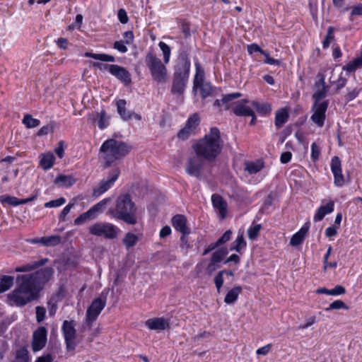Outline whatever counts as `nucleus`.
Wrapping results in <instances>:
<instances>
[{"label": "nucleus", "mask_w": 362, "mask_h": 362, "mask_svg": "<svg viewBox=\"0 0 362 362\" xmlns=\"http://www.w3.org/2000/svg\"><path fill=\"white\" fill-rule=\"evenodd\" d=\"M23 124L27 128H34L40 125V121L37 119L33 118L30 115L27 114L23 119Z\"/></svg>", "instance_id": "nucleus-42"}, {"label": "nucleus", "mask_w": 362, "mask_h": 362, "mask_svg": "<svg viewBox=\"0 0 362 362\" xmlns=\"http://www.w3.org/2000/svg\"><path fill=\"white\" fill-rule=\"evenodd\" d=\"M48 261L47 258H42L38 261L30 262L26 264H23L20 267H17L15 269V272H27L35 270V269L43 266Z\"/></svg>", "instance_id": "nucleus-22"}, {"label": "nucleus", "mask_w": 362, "mask_h": 362, "mask_svg": "<svg viewBox=\"0 0 362 362\" xmlns=\"http://www.w3.org/2000/svg\"><path fill=\"white\" fill-rule=\"evenodd\" d=\"M119 175L120 169L118 167L112 168L107 174V177L101 180L93 188L92 196L98 198L105 193L114 185Z\"/></svg>", "instance_id": "nucleus-7"}, {"label": "nucleus", "mask_w": 362, "mask_h": 362, "mask_svg": "<svg viewBox=\"0 0 362 362\" xmlns=\"http://www.w3.org/2000/svg\"><path fill=\"white\" fill-rule=\"evenodd\" d=\"M40 166L45 170L52 168L55 162V156L53 153L49 151L42 153L40 156Z\"/></svg>", "instance_id": "nucleus-26"}, {"label": "nucleus", "mask_w": 362, "mask_h": 362, "mask_svg": "<svg viewBox=\"0 0 362 362\" xmlns=\"http://www.w3.org/2000/svg\"><path fill=\"white\" fill-rule=\"evenodd\" d=\"M345 309L348 310L349 307L341 300H336L331 303L327 308H325V310L328 312L332 310H340Z\"/></svg>", "instance_id": "nucleus-46"}, {"label": "nucleus", "mask_w": 362, "mask_h": 362, "mask_svg": "<svg viewBox=\"0 0 362 362\" xmlns=\"http://www.w3.org/2000/svg\"><path fill=\"white\" fill-rule=\"evenodd\" d=\"M242 291L243 288L241 286H235L227 293L224 298V302L228 305L233 304L237 300Z\"/></svg>", "instance_id": "nucleus-31"}, {"label": "nucleus", "mask_w": 362, "mask_h": 362, "mask_svg": "<svg viewBox=\"0 0 362 362\" xmlns=\"http://www.w3.org/2000/svg\"><path fill=\"white\" fill-rule=\"evenodd\" d=\"M145 325L151 330H164L169 327L168 321L163 317L148 319L146 321Z\"/></svg>", "instance_id": "nucleus-20"}, {"label": "nucleus", "mask_w": 362, "mask_h": 362, "mask_svg": "<svg viewBox=\"0 0 362 362\" xmlns=\"http://www.w3.org/2000/svg\"><path fill=\"white\" fill-rule=\"evenodd\" d=\"M320 146L315 143L313 142L311 145V158L312 160L315 162L319 159L320 155Z\"/></svg>", "instance_id": "nucleus-54"}, {"label": "nucleus", "mask_w": 362, "mask_h": 362, "mask_svg": "<svg viewBox=\"0 0 362 362\" xmlns=\"http://www.w3.org/2000/svg\"><path fill=\"white\" fill-rule=\"evenodd\" d=\"M0 202L1 203H6L11 206H17L18 205H21V199H18L15 197H11L9 195H2L0 197Z\"/></svg>", "instance_id": "nucleus-44"}, {"label": "nucleus", "mask_w": 362, "mask_h": 362, "mask_svg": "<svg viewBox=\"0 0 362 362\" xmlns=\"http://www.w3.org/2000/svg\"><path fill=\"white\" fill-rule=\"evenodd\" d=\"M14 278L11 276H3L0 278V293L8 291L13 284Z\"/></svg>", "instance_id": "nucleus-38"}, {"label": "nucleus", "mask_w": 362, "mask_h": 362, "mask_svg": "<svg viewBox=\"0 0 362 362\" xmlns=\"http://www.w3.org/2000/svg\"><path fill=\"white\" fill-rule=\"evenodd\" d=\"M53 273L52 268L45 267L33 273L18 275L16 288L8 294L9 301L16 306H24L37 300Z\"/></svg>", "instance_id": "nucleus-1"}, {"label": "nucleus", "mask_w": 362, "mask_h": 362, "mask_svg": "<svg viewBox=\"0 0 362 362\" xmlns=\"http://www.w3.org/2000/svg\"><path fill=\"white\" fill-rule=\"evenodd\" d=\"M334 28L333 27H332V26H329L327 28V33L324 40L322 41V47H323V48L329 47L331 42L334 38Z\"/></svg>", "instance_id": "nucleus-47"}, {"label": "nucleus", "mask_w": 362, "mask_h": 362, "mask_svg": "<svg viewBox=\"0 0 362 362\" xmlns=\"http://www.w3.org/2000/svg\"><path fill=\"white\" fill-rule=\"evenodd\" d=\"M190 67L191 62L188 51L187 49L180 50L175 65L173 76L189 79Z\"/></svg>", "instance_id": "nucleus-8"}, {"label": "nucleus", "mask_w": 362, "mask_h": 362, "mask_svg": "<svg viewBox=\"0 0 362 362\" xmlns=\"http://www.w3.org/2000/svg\"><path fill=\"white\" fill-rule=\"evenodd\" d=\"M308 230L309 226L308 223L304 224L297 233L293 235L290 240V245L292 246L300 245L303 242Z\"/></svg>", "instance_id": "nucleus-24"}, {"label": "nucleus", "mask_w": 362, "mask_h": 362, "mask_svg": "<svg viewBox=\"0 0 362 362\" xmlns=\"http://www.w3.org/2000/svg\"><path fill=\"white\" fill-rule=\"evenodd\" d=\"M160 49H161L163 55V62L165 64H168L170 62L171 56L170 47L165 42H160L158 44Z\"/></svg>", "instance_id": "nucleus-43"}, {"label": "nucleus", "mask_w": 362, "mask_h": 362, "mask_svg": "<svg viewBox=\"0 0 362 362\" xmlns=\"http://www.w3.org/2000/svg\"><path fill=\"white\" fill-rule=\"evenodd\" d=\"M228 254L226 247H221L213 252L211 259L212 262L220 264L224 257Z\"/></svg>", "instance_id": "nucleus-40"}, {"label": "nucleus", "mask_w": 362, "mask_h": 362, "mask_svg": "<svg viewBox=\"0 0 362 362\" xmlns=\"http://www.w3.org/2000/svg\"><path fill=\"white\" fill-rule=\"evenodd\" d=\"M138 241H139L138 236L132 233H126V235L122 240L123 244L125 245V247L127 249H129L130 247H132L134 245H136V244L137 243Z\"/></svg>", "instance_id": "nucleus-39"}, {"label": "nucleus", "mask_w": 362, "mask_h": 362, "mask_svg": "<svg viewBox=\"0 0 362 362\" xmlns=\"http://www.w3.org/2000/svg\"><path fill=\"white\" fill-rule=\"evenodd\" d=\"M197 88H200L202 98L209 97L212 93V88L209 83H204L203 82L202 85H198Z\"/></svg>", "instance_id": "nucleus-50"}, {"label": "nucleus", "mask_w": 362, "mask_h": 362, "mask_svg": "<svg viewBox=\"0 0 362 362\" xmlns=\"http://www.w3.org/2000/svg\"><path fill=\"white\" fill-rule=\"evenodd\" d=\"M131 149L130 146L121 141L113 139L105 141L100 148L103 168L110 167L115 162L127 156Z\"/></svg>", "instance_id": "nucleus-4"}, {"label": "nucleus", "mask_w": 362, "mask_h": 362, "mask_svg": "<svg viewBox=\"0 0 362 362\" xmlns=\"http://www.w3.org/2000/svg\"><path fill=\"white\" fill-rule=\"evenodd\" d=\"M106 305V297L102 298H97L93 300L90 305L88 308L86 314V322L90 326L94 322Z\"/></svg>", "instance_id": "nucleus-13"}, {"label": "nucleus", "mask_w": 362, "mask_h": 362, "mask_svg": "<svg viewBox=\"0 0 362 362\" xmlns=\"http://www.w3.org/2000/svg\"><path fill=\"white\" fill-rule=\"evenodd\" d=\"M252 105L259 113L263 115L269 114L272 111V107L269 103H259L253 101Z\"/></svg>", "instance_id": "nucleus-41"}, {"label": "nucleus", "mask_w": 362, "mask_h": 362, "mask_svg": "<svg viewBox=\"0 0 362 362\" xmlns=\"http://www.w3.org/2000/svg\"><path fill=\"white\" fill-rule=\"evenodd\" d=\"M47 307H48L49 315L50 317H53L54 315H55L58 307L57 305V301L53 298H52L47 302Z\"/></svg>", "instance_id": "nucleus-55"}, {"label": "nucleus", "mask_w": 362, "mask_h": 362, "mask_svg": "<svg viewBox=\"0 0 362 362\" xmlns=\"http://www.w3.org/2000/svg\"><path fill=\"white\" fill-rule=\"evenodd\" d=\"M211 202L214 208L218 211L221 219L225 218L228 206L223 197L219 194H214L211 196Z\"/></svg>", "instance_id": "nucleus-19"}, {"label": "nucleus", "mask_w": 362, "mask_h": 362, "mask_svg": "<svg viewBox=\"0 0 362 362\" xmlns=\"http://www.w3.org/2000/svg\"><path fill=\"white\" fill-rule=\"evenodd\" d=\"M321 83V88H318L317 91L313 94V98L315 99V101L321 102L320 100L326 96L327 89L324 79L320 81Z\"/></svg>", "instance_id": "nucleus-45"}, {"label": "nucleus", "mask_w": 362, "mask_h": 362, "mask_svg": "<svg viewBox=\"0 0 362 362\" xmlns=\"http://www.w3.org/2000/svg\"><path fill=\"white\" fill-rule=\"evenodd\" d=\"M233 112L237 116H248L253 114V110L248 106L238 103L232 108Z\"/></svg>", "instance_id": "nucleus-33"}, {"label": "nucleus", "mask_w": 362, "mask_h": 362, "mask_svg": "<svg viewBox=\"0 0 362 362\" xmlns=\"http://www.w3.org/2000/svg\"><path fill=\"white\" fill-rule=\"evenodd\" d=\"M74 203H69L61 211L59 219L60 221H64L66 215L70 212L71 209L74 206Z\"/></svg>", "instance_id": "nucleus-57"}, {"label": "nucleus", "mask_w": 362, "mask_h": 362, "mask_svg": "<svg viewBox=\"0 0 362 362\" xmlns=\"http://www.w3.org/2000/svg\"><path fill=\"white\" fill-rule=\"evenodd\" d=\"M261 228L262 226L260 224H255L252 226H250L247 230L248 238L250 240L255 239L258 236Z\"/></svg>", "instance_id": "nucleus-49"}, {"label": "nucleus", "mask_w": 362, "mask_h": 362, "mask_svg": "<svg viewBox=\"0 0 362 362\" xmlns=\"http://www.w3.org/2000/svg\"><path fill=\"white\" fill-rule=\"evenodd\" d=\"M329 105L328 100L322 102L315 101L311 110L313 114L310 117L311 121L318 127H322L326 119V112Z\"/></svg>", "instance_id": "nucleus-10"}, {"label": "nucleus", "mask_w": 362, "mask_h": 362, "mask_svg": "<svg viewBox=\"0 0 362 362\" xmlns=\"http://www.w3.org/2000/svg\"><path fill=\"white\" fill-rule=\"evenodd\" d=\"M145 64L148 67L152 79L158 83H165L168 80V69L164 62H163L153 51L148 52L145 57Z\"/></svg>", "instance_id": "nucleus-5"}, {"label": "nucleus", "mask_w": 362, "mask_h": 362, "mask_svg": "<svg viewBox=\"0 0 362 362\" xmlns=\"http://www.w3.org/2000/svg\"><path fill=\"white\" fill-rule=\"evenodd\" d=\"M330 168L334 175V183L337 187H342L344 184V178L342 174L341 163L338 156L332 158Z\"/></svg>", "instance_id": "nucleus-16"}, {"label": "nucleus", "mask_w": 362, "mask_h": 362, "mask_svg": "<svg viewBox=\"0 0 362 362\" xmlns=\"http://www.w3.org/2000/svg\"><path fill=\"white\" fill-rule=\"evenodd\" d=\"M137 208L129 194H122L117 198L115 206L109 209V214L115 219L129 225L137 223Z\"/></svg>", "instance_id": "nucleus-3"}, {"label": "nucleus", "mask_w": 362, "mask_h": 362, "mask_svg": "<svg viewBox=\"0 0 362 362\" xmlns=\"http://www.w3.org/2000/svg\"><path fill=\"white\" fill-rule=\"evenodd\" d=\"M36 320L37 322H41L44 320L46 314V310L44 307L37 306L35 308Z\"/></svg>", "instance_id": "nucleus-56"}, {"label": "nucleus", "mask_w": 362, "mask_h": 362, "mask_svg": "<svg viewBox=\"0 0 362 362\" xmlns=\"http://www.w3.org/2000/svg\"><path fill=\"white\" fill-rule=\"evenodd\" d=\"M117 17L120 23L122 24H125L128 22L129 18L126 11L124 8H120L118 11Z\"/></svg>", "instance_id": "nucleus-63"}, {"label": "nucleus", "mask_w": 362, "mask_h": 362, "mask_svg": "<svg viewBox=\"0 0 362 362\" xmlns=\"http://www.w3.org/2000/svg\"><path fill=\"white\" fill-rule=\"evenodd\" d=\"M16 358L19 360L18 362H29L28 351L25 347H22L16 351Z\"/></svg>", "instance_id": "nucleus-48"}, {"label": "nucleus", "mask_w": 362, "mask_h": 362, "mask_svg": "<svg viewBox=\"0 0 362 362\" xmlns=\"http://www.w3.org/2000/svg\"><path fill=\"white\" fill-rule=\"evenodd\" d=\"M188 80L189 79L173 76L171 92L173 94H177L179 95H182L185 91Z\"/></svg>", "instance_id": "nucleus-23"}, {"label": "nucleus", "mask_w": 362, "mask_h": 362, "mask_svg": "<svg viewBox=\"0 0 362 362\" xmlns=\"http://www.w3.org/2000/svg\"><path fill=\"white\" fill-rule=\"evenodd\" d=\"M200 122L197 113H194L186 121L185 126L178 132L177 136L179 139L186 140L190 136L195 134L197 128Z\"/></svg>", "instance_id": "nucleus-12"}, {"label": "nucleus", "mask_w": 362, "mask_h": 362, "mask_svg": "<svg viewBox=\"0 0 362 362\" xmlns=\"http://www.w3.org/2000/svg\"><path fill=\"white\" fill-rule=\"evenodd\" d=\"M194 66H195V70L196 73L194 77V87L193 88H197L198 85H202V83L204 82V70L202 67L199 62L198 59H197L194 62Z\"/></svg>", "instance_id": "nucleus-29"}, {"label": "nucleus", "mask_w": 362, "mask_h": 362, "mask_svg": "<svg viewBox=\"0 0 362 362\" xmlns=\"http://www.w3.org/2000/svg\"><path fill=\"white\" fill-rule=\"evenodd\" d=\"M113 47L121 53H126L128 51L127 46L121 41L115 42Z\"/></svg>", "instance_id": "nucleus-64"}, {"label": "nucleus", "mask_w": 362, "mask_h": 362, "mask_svg": "<svg viewBox=\"0 0 362 362\" xmlns=\"http://www.w3.org/2000/svg\"><path fill=\"white\" fill-rule=\"evenodd\" d=\"M66 202V199L64 197H60L57 199L51 200L45 204V208H55L63 205Z\"/></svg>", "instance_id": "nucleus-52"}, {"label": "nucleus", "mask_w": 362, "mask_h": 362, "mask_svg": "<svg viewBox=\"0 0 362 362\" xmlns=\"http://www.w3.org/2000/svg\"><path fill=\"white\" fill-rule=\"evenodd\" d=\"M362 67V60L360 57L355 58L352 61L349 62L345 66H343L342 69L351 73L356 71L358 69Z\"/></svg>", "instance_id": "nucleus-37"}, {"label": "nucleus", "mask_w": 362, "mask_h": 362, "mask_svg": "<svg viewBox=\"0 0 362 362\" xmlns=\"http://www.w3.org/2000/svg\"><path fill=\"white\" fill-rule=\"evenodd\" d=\"M289 115L286 110L281 109L276 112L275 125L277 128L281 127L288 119Z\"/></svg>", "instance_id": "nucleus-36"}, {"label": "nucleus", "mask_w": 362, "mask_h": 362, "mask_svg": "<svg viewBox=\"0 0 362 362\" xmlns=\"http://www.w3.org/2000/svg\"><path fill=\"white\" fill-rule=\"evenodd\" d=\"M223 141L219 129L212 127L204 137L192 146L197 156L208 161H214L221 151Z\"/></svg>", "instance_id": "nucleus-2"}, {"label": "nucleus", "mask_w": 362, "mask_h": 362, "mask_svg": "<svg viewBox=\"0 0 362 362\" xmlns=\"http://www.w3.org/2000/svg\"><path fill=\"white\" fill-rule=\"evenodd\" d=\"M223 274L224 272H219L214 278V284L216 285L218 292L220 291V289L223 284Z\"/></svg>", "instance_id": "nucleus-59"}, {"label": "nucleus", "mask_w": 362, "mask_h": 362, "mask_svg": "<svg viewBox=\"0 0 362 362\" xmlns=\"http://www.w3.org/2000/svg\"><path fill=\"white\" fill-rule=\"evenodd\" d=\"M76 179L73 175H66L59 174L54 181V183L63 188H68L71 187L76 182Z\"/></svg>", "instance_id": "nucleus-25"}, {"label": "nucleus", "mask_w": 362, "mask_h": 362, "mask_svg": "<svg viewBox=\"0 0 362 362\" xmlns=\"http://www.w3.org/2000/svg\"><path fill=\"white\" fill-rule=\"evenodd\" d=\"M241 96L240 93H233L225 95L221 100H216L214 103V105L221 107L222 105H225V109H229L230 105L228 104L230 101L237 99Z\"/></svg>", "instance_id": "nucleus-32"}, {"label": "nucleus", "mask_w": 362, "mask_h": 362, "mask_svg": "<svg viewBox=\"0 0 362 362\" xmlns=\"http://www.w3.org/2000/svg\"><path fill=\"white\" fill-rule=\"evenodd\" d=\"M204 164L203 158L195 156L188 158L185 171L191 176L200 178L202 175V168Z\"/></svg>", "instance_id": "nucleus-14"}, {"label": "nucleus", "mask_w": 362, "mask_h": 362, "mask_svg": "<svg viewBox=\"0 0 362 362\" xmlns=\"http://www.w3.org/2000/svg\"><path fill=\"white\" fill-rule=\"evenodd\" d=\"M74 320H64L62 323V332L68 351H73L76 348V330Z\"/></svg>", "instance_id": "nucleus-11"}, {"label": "nucleus", "mask_w": 362, "mask_h": 362, "mask_svg": "<svg viewBox=\"0 0 362 362\" xmlns=\"http://www.w3.org/2000/svg\"><path fill=\"white\" fill-rule=\"evenodd\" d=\"M231 235H232V232L230 230H226L222 235V236L217 240L216 243L218 245V246L228 242L230 239Z\"/></svg>", "instance_id": "nucleus-61"}, {"label": "nucleus", "mask_w": 362, "mask_h": 362, "mask_svg": "<svg viewBox=\"0 0 362 362\" xmlns=\"http://www.w3.org/2000/svg\"><path fill=\"white\" fill-rule=\"evenodd\" d=\"M47 330L45 327H39L33 334L32 349L34 352L42 349L47 343Z\"/></svg>", "instance_id": "nucleus-15"}, {"label": "nucleus", "mask_w": 362, "mask_h": 362, "mask_svg": "<svg viewBox=\"0 0 362 362\" xmlns=\"http://www.w3.org/2000/svg\"><path fill=\"white\" fill-rule=\"evenodd\" d=\"M247 51L250 55H252L254 53H264V50L256 43H252L247 46Z\"/></svg>", "instance_id": "nucleus-58"}, {"label": "nucleus", "mask_w": 362, "mask_h": 362, "mask_svg": "<svg viewBox=\"0 0 362 362\" xmlns=\"http://www.w3.org/2000/svg\"><path fill=\"white\" fill-rule=\"evenodd\" d=\"M117 112L121 118L124 121H128L132 118V112L128 111L126 108L127 102L124 99H120L116 103Z\"/></svg>", "instance_id": "nucleus-27"}, {"label": "nucleus", "mask_w": 362, "mask_h": 362, "mask_svg": "<svg viewBox=\"0 0 362 362\" xmlns=\"http://www.w3.org/2000/svg\"><path fill=\"white\" fill-rule=\"evenodd\" d=\"M247 243L244 238L243 233H239L236 239L231 244L230 250H235L242 254V251L246 247Z\"/></svg>", "instance_id": "nucleus-30"}, {"label": "nucleus", "mask_w": 362, "mask_h": 362, "mask_svg": "<svg viewBox=\"0 0 362 362\" xmlns=\"http://www.w3.org/2000/svg\"><path fill=\"white\" fill-rule=\"evenodd\" d=\"M61 242L59 235L46 236V247H53L59 245Z\"/></svg>", "instance_id": "nucleus-53"}, {"label": "nucleus", "mask_w": 362, "mask_h": 362, "mask_svg": "<svg viewBox=\"0 0 362 362\" xmlns=\"http://www.w3.org/2000/svg\"><path fill=\"white\" fill-rule=\"evenodd\" d=\"M88 230L89 233L93 235L109 240L116 238L119 232L118 227L107 222L95 223L89 227Z\"/></svg>", "instance_id": "nucleus-6"}, {"label": "nucleus", "mask_w": 362, "mask_h": 362, "mask_svg": "<svg viewBox=\"0 0 362 362\" xmlns=\"http://www.w3.org/2000/svg\"><path fill=\"white\" fill-rule=\"evenodd\" d=\"M92 115L93 120L98 119V125L100 129H104L108 127L110 117L107 116L104 110H102L100 112H93Z\"/></svg>", "instance_id": "nucleus-28"}, {"label": "nucleus", "mask_w": 362, "mask_h": 362, "mask_svg": "<svg viewBox=\"0 0 362 362\" xmlns=\"http://www.w3.org/2000/svg\"><path fill=\"white\" fill-rule=\"evenodd\" d=\"M84 56L86 57L92 58L101 62H114L115 61V59L113 56L104 53L97 54L87 52L84 54Z\"/></svg>", "instance_id": "nucleus-35"}, {"label": "nucleus", "mask_w": 362, "mask_h": 362, "mask_svg": "<svg viewBox=\"0 0 362 362\" xmlns=\"http://www.w3.org/2000/svg\"><path fill=\"white\" fill-rule=\"evenodd\" d=\"M110 74L125 84H129L132 82L131 74L124 67L114 64L111 67Z\"/></svg>", "instance_id": "nucleus-18"}, {"label": "nucleus", "mask_w": 362, "mask_h": 362, "mask_svg": "<svg viewBox=\"0 0 362 362\" xmlns=\"http://www.w3.org/2000/svg\"><path fill=\"white\" fill-rule=\"evenodd\" d=\"M109 202L110 199L106 198L94 204L87 211L81 214L74 220V225L79 226L95 219L98 214L105 209Z\"/></svg>", "instance_id": "nucleus-9"}, {"label": "nucleus", "mask_w": 362, "mask_h": 362, "mask_svg": "<svg viewBox=\"0 0 362 362\" xmlns=\"http://www.w3.org/2000/svg\"><path fill=\"white\" fill-rule=\"evenodd\" d=\"M173 228L182 235H188L190 233V228L187 226V219L182 214L175 215L171 220Z\"/></svg>", "instance_id": "nucleus-17"}, {"label": "nucleus", "mask_w": 362, "mask_h": 362, "mask_svg": "<svg viewBox=\"0 0 362 362\" xmlns=\"http://www.w3.org/2000/svg\"><path fill=\"white\" fill-rule=\"evenodd\" d=\"M113 65L114 64H104V63L98 62L93 63V67L97 68L99 70L103 71H108L110 73V70L112 69L111 67L113 66Z\"/></svg>", "instance_id": "nucleus-62"}, {"label": "nucleus", "mask_w": 362, "mask_h": 362, "mask_svg": "<svg viewBox=\"0 0 362 362\" xmlns=\"http://www.w3.org/2000/svg\"><path fill=\"white\" fill-rule=\"evenodd\" d=\"M346 293V289L341 285H337L334 288L329 289V296H341Z\"/></svg>", "instance_id": "nucleus-60"}, {"label": "nucleus", "mask_w": 362, "mask_h": 362, "mask_svg": "<svg viewBox=\"0 0 362 362\" xmlns=\"http://www.w3.org/2000/svg\"><path fill=\"white\" fill-rule=\"evenodd\" d=\"M334 209V202L333 201H329L326 205L320 206L314 214V222L322 221L327 214H331Z\"/></svg>", "instance_id": "nucleus-21"}, {"label": "nucleus", "mask_w": 362, "mask_h": 362, "mask_svg": "<svg viewBox=\"0 0 362 362\" xmlns=\"http://www.w3.org/2000/svg\"><path fill=\"white\" fill-rule=\"evenodd\" d=\"M351 12L349 16V21H354V17L356 16H362V4H357L350 7Z\"/></svg>", "instance_id": "nucleus-51"}, {"label": "nucleus", "mask_w": 362, "mask_h": 362, "mask_svg": "<svg viewBox=\"0 0 362 362\" xmlns=\"http://www.w3.org/2000/svg\"><path fill=\"white\" fill-rule=\"evenodd\" d=\"M264 168V162L262 160L256 161L246 162L245 170L250 174H255L260 171Z\"/></svg>", "instance_id": "nucleus-34"}]
</instances>
